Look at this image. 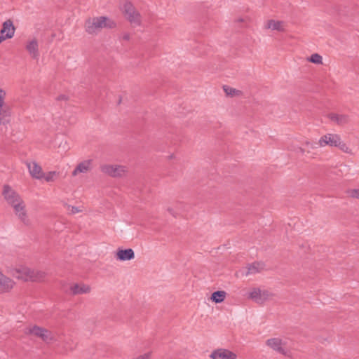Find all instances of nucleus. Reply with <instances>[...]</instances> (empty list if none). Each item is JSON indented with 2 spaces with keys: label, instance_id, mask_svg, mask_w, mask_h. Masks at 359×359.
Here are the masks:
<instances>
[{
  "label": "nucleus",
  "instance_id": "nucleus-1",
  "mask_svg": "<svg viewBox=\"0 0 359 359\" xmlns=\"http://www.w3.org/2000/svg\"><path fill=\"white\" fill-rule=\"evenodd\" d=\"M116 27L115 21L107 16L88 18L84 23L85 32L91 36L97 35L104 28L113 29Z\"/></svg>",
  "mask_w": 359,
  "mask_h": 359
},
{
  "label": "nucleus",
  "instance_id": "nucleus-2",
  "mask_svg": "<svg viewBox=\"0 0 359 359\" xmlns=\"http://www.w3.org/2000/svg\"><path fill=\"white\" fill-rule=\"evenodd\" d=\"M120 8L126 19L133 26L138 27L142 24V16L132 2L123 0Z\"/></svg>",
  "mask_w": 359,
  "mask_h": 359
},
{
  "label": "nucleus",
  "instance_id": "nucleus-3",
  "mask_svg": "<svg viewBox=\"0 0 359 359\" xmlns=\"http://www.w3.org/2000/svg\"><path fill=\"white\" fill-rule=\"evenodd\" d=\"M15 278L25 281H40L45 278V273L41 271L33 270L26 266H20L13 270Z\"/></svg>",
  "mask_w": 359,
  "mask_h": 359
},
{
  "label": "nucleus",
  "instance_id": "nucleus-4",
  "mask_svg": "<svg viewBox=\"0 0 359 359\" xmlns=\"http://www.w3.org/2000/svg\"><path fill=\"white\" fill-rule=\"evenodd\" d=\"M24 332L27 335H34L48 343L53 339V334L49 330L41 327L34 325L25 328Z\"/></svg>",
  "mask_w": 359,
  "mask_h": 359
},
{
  "label": "nucleus",
  "instance_id": "nucleus-5",
  "mask_svg": "<svg viewBox=\"0 0 359 359\" xmlns=\"http://www.w3.org/2000/svg\"><path fill=\"white\" fill-rule=\"evenodd\" d=\"M100 170L104 174L114 178L123 177L128 171L126 166L116 164L101 165Z\"/></svg>",
  "mask_w": 359,
  "mask_h": 359
},
{
  "label": "nucleus",
  "instance_id": "nucleus-6",
  "mask_svg": "<svg viewBox=\"0 0 359 359\" xmlns=\"http://www.w3.org/2000/svg\"><path fill=\"white\" fill-rule=\"evenodd\" d=\"M2 195L6 203L11 206L23 200L18 193L7 184L4 186Z\"/></svg>",
  "mask_w": 359,
  "mask_h": 359
},
{
  "label": "nucleus",
  "instance_id": "nucleus-7",
  "mask_svg": "<svg viewBox=\"0 0 359 359\" xmlns=\"http://www.w3.org/2000/svg\"><path fill=\"white\" fill-rule=\"evenodd\" d=\"M340 136L335 133H327L319 139L316 144L318 147H325L329 146L331 147H336L337 143H339Z\"/></svg>",
  "mask_w": 359,
  "mask_h": 359
},
{
  "label": "nucleus",
  "instance_id": "nucleus-8",
  "mask_svg": "<svg viewBox=\"0 0 359 359\" xmlns=\"http://www.w3.org/2000/svg\"><path fill=\"white\" fill-rule=\"evenodd\" d=\"M266 344L273 351L287 355L288 354V350L286 348V342L283 341L280 338H271L266 340Z\"/></svg>",
  "mask_w": 359,
  "mask_h": 359
},
{
  "label": "nucleus",
  "instance_id": "nucleus-9",
  "mask_svg": "<svg viewBox=\"0 0 359 359\" xmlns=\"http://www.w3.org/2000/svg\"><path fill=\"white\" fill-rule=\"evenodd\" d=\"M11 207L13 208L15 215L25 225L28 226L30 224V221L27 217L26 205L23 200Z\"/></svg>",
  "mask_w": 359,
  "mask_h": 359
},
{
  "label": "nucleus",
  "instance_id": "nucleus-10",
  "mask_svg": "<svg viewBox=\"0 0 359 359\" xmlns=\"http://www.w3.org/2000/svg\"><path fill=\"white\" fill-rule=\"evenodd\" d=\"M15 28L13 25V22L11 19L6 20L3 23V27L1 29L0 43L3 42L6 39H11L15 34Z\"/></svg>",
  "mask_w": 359,
  "mask_h": 359
},
{
  "label": "nucleus",
  "instance_id": "nucleus-11",
  "mask_svg": "<svg viewBox=\"0 0 359 359\" xmlns=\"http://www.w3.org/2000/svg\"><path fill=\"white\" fill-rule=\"evenodd\" d=\"M272 297V294L267 290L258 288L253 289L249 293V297L258 304H262Z\"/></svg>",
  "mask_w": 359,
  "mask_h": 359
},
{
  "label": "nucleus",
  "instance_id": "nucleus-12",
  "mask_svg": "<svg viewBox=\"0 0 359 359\" xmlns=\"http://www.w3.org/2000/svg\"><path fill=\"white\" fill-rule=\"evenodd\" d=\"M212 359H236L237 355L226 348H217L214 350L210 355Z\"/></svg>",
  "mask_w": 359,
  "mask_h": 359
},
{
  "label": "nucleus",
  "instance_id": "nucleus-13",
  "mask_svg": "<svg viewBox=\"0 0 359 359\" xmlns=\"http://www.w3.org/2000/svg\"><path fill=\"white\" fill-rule=\"evenodd\" d=\"M25 48L33 59H34V60L39 59V43H38V41L36 39L33 38V39L27 41V44L25 46Z\"/></svg>",
  "mask_w": 359,
  "mask_h": 359
},
{
  "label": "nucleus",
  "instance_id": "nucleus-14",
  "mask_svg": "<svg viewBox=\"0 0 359 359\" xmlns=\"http://www.w3.org/2000/svg\"><path fill=\"white\" fill-rule=\"evenodd\" d=\"M15 285V282L5 276L0 270V293L9 292Z\"/></svg>",
  "mask_w": 359,
  "mask_h": 359
},
{
  "label": "nucleus",
  "instance_id": "nucleus-15",
  "mask_svg": "<svg viewBox=\"0 0 359 359\" xmlns=\"http://www.w3.org/2000/svg\"><path fill=\"white\" fill-rule=\"evenodd\" d=\"M116 258L119 261H129L135 258V252L133 249H118L116 253Z\"/></svg>",
  "mask_w": 359,
  "mask_h": 359
},
{
  "label": "nucleus",
  "instance_id": "nucleus-16",
  "mask_svg": "<svg viewBox=\"0 0 359 359\" xmlns=\"http://www.w3.org/2000/svg\"><path fill=\"white\" fill-rule=\"evenodd\" d=\"M93 161L91 159L79 163L72 172V176H76L79 173H86L91 170Z\"/></svg>",
  "mask_w": 359,
  "mask_h": 359
},
{
  "label": "nucleus",
  "instance_id": "nucleus-17",
  "mask_svg": "<svg viewBox=\"0 0 359 359\" xmlns=\"http://www.w3.org/2000/svg\"><path fill=\"white\" fill-rule=\"evenodd\" d=\"M27 167L30 175L36 179H41L43 177V173L41 167L35 162L27 163Z\"/></svg>",
  "mask_w": 359,
  "mask_h": 359
},
{
  "label": "nucleus",
  "instance_id": "nucleus-18",
  "mask_svg": "<svg viewBox=\"0 0 359 359\" xmlns=\"http://www.w3.org/2000/svg\"><path fill=\"white\" fill-rule=\"evenodd\" d=\"M91 288L89 285L86 284H74L70 287V291L72 294H88L90 292Z\"/></svg>",
  "mask_w": 359,
  "mask_h": 359
},
{
  "label": "nucleus",
  "instance_id": "nucleus-19",
  "mask_svg": "<svg viewBox=\"0 0 359 359\" xmlns=\"http://www.w3.org/2000/svg\"><path fill=\"white\" fill-rule=\"evenodd\" d=\"M328 118L333 122L339 126H344L348 123L349 117L348 115L342 114L331 113L328 115Z\"/></svg>",
  "mask_w": 359,
  "mask_h": 359
},
{
  "label": "nucleus",
  "instance_id": "nucleus-20",
  "mask_svg": "<svg viewBox=\"0 0 359 359\" xmlns=\"http://www.w3.org/2000/svg\"><path fill=\"white\" fill-rule=\"evenodd\" d=\"M265 269V264L263 262H254L247 266L246 276L259 273Z\"/></svg>",
  "mask_w": 359,
  "mask_h": 359
},
{
  "label": "nucleus",
  "instance_id": "nucleus-21",
  "mask_svg": "<svg viewBox=\"0 0 359 359\" xmlns=\"http://www.w3.org/2000/svg\"><path fill=\"white\" fill-rule=\"evenodd\" d=\"M264 27L271 30L283 32L284 31V22L283 21L269 20L266 22Z\"/></svg>",
  "mask_w": 359,
  "mask_h": 359
},
{
  "label": "nucleus",
  "instance_id": "nucleus-22",
  "mask_svg": "<svg viewBox=\"0 0 359 359\" xmlns=\"http://www.w3.org/2000/svg\"><path fill=\"white\" fill-rule=\"evenodd\" d=\"M6 92L0 88V124H6L8 120L5 119V116L1 113V110L4 104Z\"/></svg>",
  "mask_w": 359,
  "mask_h": 359
},
{
  "label": "nucleus",
  "instance_id": "nucleus-23",
  "mask_svg": "<svg viewBox=\"0 0 359 359\" xmlns=\"http://www.w3.org/2000/svg\"><path fill=\"white\" fill-rule=\"evenodd\" d=\"M226 295V292L225 291H216L212 294L211 299L215 303H221L224 300Z\"/></svg>",
  "mask_w": 359,
  "mask_h": 359
},
{
  "label": "nucleus",
  "instance_id": "nucleus-24",
  "mask_svg": "<svg viewBox=\"0 0 359 359\" xmlns=\"http://www.w3.org/2000/svg\"><path fill=\"white\" fill-rule=\"evenodd\" d=\"M308 60L312 63L317 64V65L323 64V57L321 55H320L318 53L312 54L310 56V57L308 59Z\"/></svg>",
  "mask_w": 359,
  "mask_h": 359
},
{
  "label": "nucleus",
  "instance_id": "nucleus-25",
  "mask_svg": "<svg viewBox=\"0 0 359 359\" xmlns=\"http://www.w3.org/2000/svg\"><path fill=\"white\" fill-rule=\"evenodd\" d=\"M336 147H338L340 150H341L342 151H344L345 153L350 154H352V150L346 145V143H344L341 140V137L339 138V144H337Z\"/></svg>",
  "mask_w": 359,
  "mask_h": 359
},
{
  "label": "nucleus",
  "instance_id": "nucleus-26",
  "mask_svg": "<svg viewBox=\"0 0 359 359\" xmlns=\"http://www.w3.org/2000/svg\"><path fill=\"white\" fill-rule=\"evenodd\" d=\"M223 89L227 95L234 96L238 95L240 91L231 87L224 86Z\"/></svg>",
  "mask_w": 359,
  "mask_h": 359
},
{
  "label": "nucleus",
  "instance_id": "nucleus-27",
  "mask_svg": "<svg viewBox=\"0 0 359 359\" xmlns=\"http://www.w3.org/2000/svg\"><path fill=\"white\" fill-rule=\"evenodd\" d=\"M346 193L349 197L359 200V189H351Z\"/></svg>",
  "mask_w": 359,
  "mask_h": 359
},
{
  "label": "nucleus",
  "instance_id": "nucleus-28",
  "mask_svg": "<svg viewBox=\"0 0 359 359\" xmlns=\"http://www.w3.org/2000/svg\"><path fill=\"white\" fill-rule=\"evenodd\" d=\"M56 172H49L45 177V180L46 182H53L54 181V177L56 175Z\"/></svg>",
  "mask_w": 359,
  "mask_h": 359
},
{
  "label": "nucleus",
  "instance_id": "nucleus-29",
  "mask_svg": "<svg viewBox=\"0 0 359 359\" xmlns=\"http://www.w3.org/2000/svg\"><path fill=\"white\" fill-rule=\"evenodd\" d=\"M151 353L149 352V353H144L143 355H140L134 359H151Z\"/></svg>",
  "mask_w": 359,
  "mask_h": 359
},
{
  "label": "nucleus",
  "instance_id": "nucleus-30",
  "mask_svg": "<svg viewBox=\"0 0 359 359\" xmlns=\"http://www.w3.org/2000/svg\"><path fill=\"white\" fill-rule=\"evenodd\" d=\"M68 210L71 212L72 214H76L81 212V210L79 208L71 205L68 206Z\"/></svg>",
  "mask_w": 359,
  "mask_h": 359
},
{
  "label": "nucleus",
  "instance_id": "nucleus-31",
  "mask_svg": "<svg viewBox=\"0 0 359 359\" xmlns=\"http://www.w3.org/2000/svg\"><path fill=\"white\" fill-rule=\"evenodd\" d=\"M122 39L125 41H128L130 39V34L128 33L123 34Z\"/></svg>",
  "mask_w": 359,
  "mask_h": 359
},
{
  "label": "nucleus",
  "instance_id": "nucleus-32",
  "mask_svg": "<svg viewBox=\"0 0 359 359\" xmlns=\"http://www.w3.org/2000/svg\"><path fill=\"white\" fill-rule=\"evenodd\" d=\"M305 144L308 146H310L312 149L318 147V145L316 144V143L312 144V143H310L309 142H306Z\"/></svg>",
  "mask_w": 359,
  "mask_h": 359
},
{
  "label": "nucleus",
  "instance_id": "nucleus-33",
  "mask_svg": "<svg viewBox=\"0 0 359 359\" xmlns=\"http://www.w3.org/2000/svg\"><path fill=\"white\" fill-rule=\"evenodd\" d=\"M57 100H67V97L66 95H61L60 96L57 97Z\"/></svg>",
  "mask_w": 359,
  "mask_h": 359
},
{
  "label": "nucleus",
  "instance_id": "nucleus-34",
  "mask_svg": "<svg viewBox=\"0 0 359 359\" xmlns=\"http://www.w3.org/2000/svg\"><path fill=\"white\" fill-rule=\"evenodd\" d=\"M299 151H300V152H302V153H304V149H302V148H299Z\"/></svg>",
  "mask_w": 359,
  "mask_h": 359
}]
</instances>
